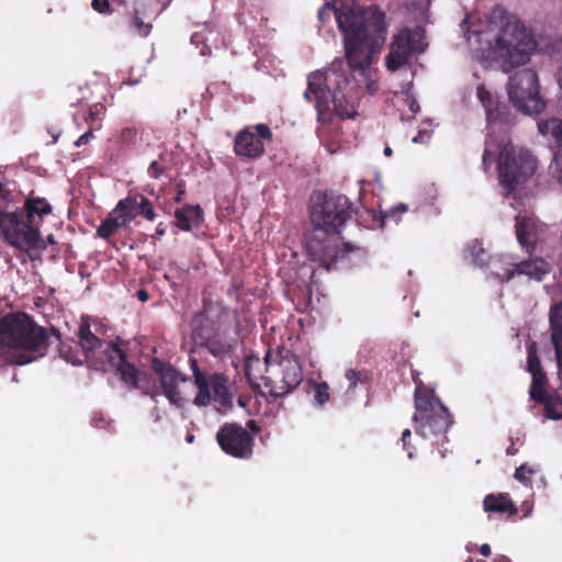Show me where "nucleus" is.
Listing matches in <instances>:
<instances>
[{
	"mask_svg": "<svg viewBox=\"0 0 562 562\" xmlns=\"http://www.w3.org/2000/svg\"><path fill=\"white\" fill-rule=\"evenodd\" d=\"M475 93L485 111L487 137L482 157L485 172L496 164L499 186L506 195L517 194L531 180L537 170V160L529 150L515 146L507 134L513 117L507 106L486 89L476 72Z\"/></svg>",
	"mask_w": 562,
	"mask_h": 562,
	"instance_id": "1",
	"label": "nucleus"
},
{
	"mask_svg": "<svg viewBox=\"0 0 562 562\" xmlns=\"http://www.w3.org/2000/svg\"><path fill=\"white\" fill-rule=\"evenodd\" d=\"M474 58L484 68L504 72L529 63L537 43L524 23L503 9H495L465 34Z\"/></svg>",
	"mask_w": 562,
	"mask_h": 562,
	"instance_id": "2",
	"label": "nucleus"
},
{
	"mask_svg": "<svg viewBox=\"0 0 562 562\" xmlns=\"http://www.w3.org/2000/svg\"><path fill=\"white\" fill-rule=\"evenodd\" d=\"M331 15L344 34L346 58L350 68L358 71V82L373 94L378 91V76L371 64L373 56L385 41L387 25L381 10L367 12L368 25H363V15H357L350 0H335L333 7L319 9L318 19L325 22Z\"/></svg>",
	"mask_w": 562,
	"mask_h": 562,
	"instance_id": "3",
	"label": "nucleus"
},
{
	"mask_svg": "<svg viewBox=\"0 0 562 562\" xmlns=\"http://www.w3.org/2000/svg\"><path fill=\"white\" fill-rule=\"evenodd\" d=\"M304 98L314 103L322 122H328L335 115L352 119L357 113L358 94L349 82L341 60L312 72L307 78Z\"/></svg>",
	"mask_w": 562,
	"mask_h": 562,
	"instance_id": "4",
	"label": "nucleus"
},
{
	"mask_svg": "<svg viewBox=\"0 0 562 562\" xmlns=\"http://www.w3.org/2000/svg\"><path fill=\"white\" fill-rule=\"evenodd\" d=\"M349 209V200L345 195L326 196L312 207L311 217L315 227L306 239V250L311 259L319 261L327 271L346 251L351 250L349 244L339 250L336 236L350 215Z\"/></svg>",
	"mask_w": 562,
	"mask_h": 562,
	"instance_id": "5",
	"label": "nucleus"
},
{
	"mask_svg": "<svg viewBox=\"0 0 562 562\" xmlns=\"http://www.w3.org/2000/svg\"><path fill=\"white\" fill-rule=\"evenodd\" d=\"M50 336L26 314H14L0 321V366L4 362L25 364L46 352Z\"/></svg>",
	"mask_w": 562,
	"mask_h": 562,
	"instance_id": "6",
	"label": "nucleus"
},
{
	"mask_svg": "<svg viewBox=\"0 0 562 562\" xmlns=\"http://www.w3.org/2000/svg\"><path fill=\"white\" fill-rule=\"evenodd\" d=\"M414 381L416 384L413 416L415 431L431 446L442 445L450 426L448 411L435 396L432 390L425 387L416 378Z\"/></svg>",
	"mask_w": 562,
	"mask_h": 562,
	"instance_id": "7",
	"label": "nucleus"
},
{
	"mask_svg": "<svg viewBox=\"0 0 562 562\" xmlns=\"http://www.w3.org/2000/svg\"><path fill=\"white\" fill-rule=\"evenodd\" d=\"M79 342L86 361L91 367L103 371L115 370L126 384L137 385L139 372L133 364L125 361L122 350L113 344L102 342L90 331L87 323L80 325Z\"/></svg>",
	"mask_w": 562,
	"mask_h": 562,
	"instance_id": "8",
	"label": "nucleus"
},
{
	"mask_svg": "<svg viewBox=\"0 0 562 562\" xmlns=\"http://www.w3.org/2000/svg\"><path fill=\"white\" fill-rule=\"evenodd\" d=\"M191 366L196 389L193 404L199 407L212 406L218 413L229 411L233 407V392L227 376L202 371L195 361Z\"/></svg>",
	"mask_w": 562,
	"mask_h": 562,
	"instance_id": "9",
	"label": "nucleus"
},
{
	"mask_svg": "<svg viewBox=\"0 0 562 562\" xmlns=\"http://www.w3.org/2000/svg\"><path fill=\"white\" fill-rule=\"evenodd\" d=\"M0 231L9 245L27 252L31 258L45 248L40 228L26 220L23 211L0 214Z\"/></svg>",
	"mask_w": 562,
	"mask_h": 562,
	"instance_id": "10",
	"label": "nucleus"
},
{
	"mask_svg": "<svg viewBox=\"0 0 562 562\" xmlns=\"http://www.w3.org/2000/svg\"><path fill=\"white\" fill-rule=\"evenodd\" d=\"M303 380V372L299 360L291 353L277 356L266 355L265 386L276 397L283 396L296 389Z\"/></svg>",
	"mask_w": 562,
	"mask_h": 562,
	"instance_id": "11",
	"label": "nucleus"
},
{
	"mask_svg": "<svg viewBox=\"0 0 562 562\" xmlns=\"http://www.w3.org/2000/svg\"><path fill=\"white\" fill-rule=\"evenodd\" d=\"M507 94L513 105L526 114H537L544 110L546 101L540 94L537 72L524 69L509 78Z\"/></svg>",
	"mask_w": 562,
	"mask_h": 562,
	"instance_id": "12",
	"label": "nucleus"
},
{
	"mask_svg": "<svg viewBox=\"0 0 562 562\" xmlns=\"http://www.w3.org/2000/svg\"><path fill=\"white\" fill-rule=\"evenodd\" d=\"M426 47L424 30L416 26L413 30L404 27L393 35L385 66L389 70H397L406 65L415 55L424 52Z\"/></svg>",
	"mask_w": 562,
	"mask_h": 562,
	"instance_id": "13",
	"label": "nucleus"
},
{
	"mask_svg": "<svg viewBox=\"0 0 562 562\" xmlns=\"http://www.w3.org/2000/svg\"><path fill=\"white\" fill-rule=\"evenodd\" d=\"M491 272L499 281H509L516 276H526L529 279L541 281L551 272V265L542 258L514 262L512 256L502 255L494 257L491 261Z\"/></svg>",
	"mask_w": 562,
	"mask_h": 562,
	"instance_id": "14",
	"label": "nucleus"
},
{
	"mask_svg": "<svg viewBox=\"0 0 562 562\" xmlns=\"http://www.w3.org/2000/svg\"><path fill=\"white\" fill-rule=\"evenodd\" d=\"M528 359L527 366L528 371L532 375V382L530 386V396L532 400L546 403L547 416L551 419H562V389L555 391V393L547 398L546 385L547 378L540 368L539 358L537 356V347L535 342H530L527 347Z\"/></svg>",
	"mask_w": 562,
	"mask_h": 562,
	"instance_id": "15",
	"label": "nucleus"
},
{
	"mask_svg": "<svg viewBox=\"0 0 562 562\" xmlns=\"http://www.w3.org/2000/svg\"><path fill=\"white\" fill-rule=\"evenodd\" d=\"M212 311L205 314H196L192 322L191 327L195 340H200L205 345L207 350L215 357H223L228 355L232 349L237 345L238 339L236 334H228L225 329H216L211 336H207V330L203 326V322L211 317Z\"/></svg>",
	"mask_w": 562,
	"mask_h": 562,
	"instance_id": "16",
	"label": "nucleus"
},
{
	"mask_svg": "<svg viewBox=\"0 0 562 562\" xmlns=\"http://www.w3.org/2000/svg\"><path fill=\"white\" fill-rule=\"evenodd\" d=\"M164 395L170 404L181 407L189 400L191 382L172 367L161 363L154 364Z\"/></svg>",
	"mask_w": 562,
	"mask_h": 562,
	"instance_id": "17",
	"label": "nucleus"
},
{
	"mask_svg": "<svg viewBox=\"0 0 562 562\" xmlns=\"http://www.w3.org/2000/svg\"><path fill=\"white\" fill-rule=\"evenodd\" d=\"M216 439L223 451L235 458H249L252 453V437L245 428L236 424H226L222 427Z\"/></svg>",
	"mask_w": 562,
	"mask_h": 562,
	"instance_id": "18",
	"label": "nucleus"
},
{
	"mask_svg": "<svg viewBox=\"0 0 562 562\" xmlns=\"http://www.w3.org/2000/svg\"><path fill=\"white\" fill-rule=\"evenodd\" d=\"M516 238L521 248L533 252L547 232V225L532 214L516 216Z\"/></svg>",
	"mask_w": 562,
	"mask_h": 562,
	"instance_id": "19",
	"label": "nucleus"
},
{
	"mask_svg": "<svg viewBox=\"0 0 562 562\" xmlns=\"http://www.w3.org/2000/svg\"><path fill=\"white\" fill-rule=\"evenodd\" d=\"M111 212L119 221V224L124 227L128 226L139 214L148 221H154L156 217L151 203L142 194L120 200Z\"/></svg>",
	"mask_w": 562,
	"mask_h": 562,
	"instance_id": "20",
	"label": "nucleus"
},
{
	"mask_svg": "<svg viewBox=\"0 0 562 562\" xmlns=\"http://www.w3.org/2000/svg\"><path fill=\"white\" fill-rule=\"evenodd\" d=\"M271 137L269 127L265 124H257L248 127L236 136L235 151L239 156L258 157L265 150L263 140Z\"/></svg>",
	"mask_w": 562,
	"mask_h": 562,
	"instance_id": "21",
	"label": "nucleus"
},
{
	"mask_svg": "<svg viewBox=\"0 0 562 562\" xmlns=\"http://www.w3.org/2000/svg\"><path fill=\"white\" fill-rule=\"evenodd\" d=\"M23 213L30 223L40 228L44 216L52 213V206L43 198H27L24 202Z\"/></svg>",
	"mask_w": 562,
	"mask_h": 562,
	"instance_id": "22",
	"label": "nucleus"
},
{
	"mask_svg": "<svg viewBox=\"0 0 562 562\" xmlns=\"http://www.w3.org/2000/svg\"><path fill=\"white\" fill-rule=\"evenodd\" d=\"M176 222L182 231H192L200 226L203 211L200 205H186L175 212Z\"/></svg>",
	"mask_w": 562,
	"mask_h": 562,
	"instance_id": "23",
	"label": "nucleus"
},
{
	"mask_svg": "<svg viewBox=\"0 0 562 562\" xmlns=\"http://www.w3.org/2000/svg\"><path fill=\"white\" fill-rule=\"evenodd\" d=\"M550 324L557 363L559 368H562V302L552 305L550 310Z\"/></svg>",
	"mask_w": 562,
	"mask_h": 562,
	"instance_id": "24",
	"label": "nucleus"
},
{
	"mask_svg": "<svg viewBox=\"0 0 562 562\" xmlns=\"http://www.w3.org/2000/svg\"><path fill=\"white\" fill-rule=\"evenodd\" d=\"M484 512L492 514L508 513L510 516L517 514L518 509L507 494H488L483 501Z\"/></svg>",
	"mask_w": 562,
	"mask_h": 562,
	"instance_id": "25",
	"label": "nucleus"
},
{
	"mask_svg": "<svg viewBox=\"0 0 562 562\" xmlns=\"http://www.w3.org/2000/svg\"><path fill=\"white\" fill-rule=\"evenodd\" d=\"M537 128L541 136L555 145H562V119L551 116L537 121Z\"/></svg>",
	"mask_w": 562,
	"mask_h": 562,
	"instance_id": "26",
	"label": "nucleus"
},
{
	"mask_svg": "<svg viewBox=\"0 0 562 562\" xmlns=\"http://www.w3.org/2000/svg\"><path fill=\"white\" fill-rule=\"evenodd\" d=\"M464 257L480 267L487 265L490 269L491 261L494 259L487 256L485 249L477 240H473L467 245L464 249Z\"/></svg>",
	"mask_w": 562,
	"mask_h": 562,
	"instance_id": "27",
	"label": "nucleus"
},
{
	"mask_svg": "<svg viewBox=\"0 0 562 562\" xmlns=\"http://www.w3.org/2000/svg\"><path fill=\"white\" fill-rule=\"evenodd\" d=\"M246 374L249 382L254 385H260V381L265 383L266 376V360H261L257 357H250L246 361Z\"/></svg>",
	"mask_w": 562,
	"mask_h": 562,
	"instance_id": "28",
	"label": "nucleus"
},
{
	"mask_svg": "<svg viewBox=\"0 0 562 562\" xmlns=\"http://www.w3.org/2000/svg\"><path fill=\"white\" fill-rule=\"evenodd\" d=\"M215 36L214 32L207 27H204L203 32H195L191 36V43L199 47L201 44H203V47L201 48L200 54L201 55H207L211 53V42L213 37Z\"/></svg>",
	"mask_w": 562,
	"mask_h": 562,
	"instance_id": "29",
	"label": "nucleus"
},
{
	"mask_svg": "<svg viewBox=\"0 0 562 562\" xmlns=\"http://www.w3.org/2000/svg\"><path fill=\"white\" fill-rule=\"evenodd\" d=\"M314 403L318 406L325 405L329 401V386L326 382H310Z\"/></svg>",
	"mask_w": 562,
	"mask_h": 562,
	"instance_id": "30",
	"label": "nucleus"
},
{
	"mask_svg": "<svg viewBox=\"0 0 562 562\" xmlns=\"http://www.w3.org/2000/svg\"><path fill=\"white\" fill-rule=\"evenodd\" d=\"M140 13L142 10L139 8H136L134 15L131 20V29L135 34L145 37L151 32V24L149 22H145L142 19Z\"/></svg>",
	"mask_w": 562,
	"mask_h": 562,
	"instance_id": "31",
	"label": "nucleus"
},
{
	"mask_svg": "<svg viewBox=\"0 0 562 562\" xmlns=\"http://www.w3.org/2000/svg\"><path fill=\"white\" fill-rule=\"evenodd\" d=\"M408 211V206L405 203H400L389 211L383 212L381 216V226L386 225L389 222L398 224L403 214Z\"/></svg>",
	"mask_w": 562,
	"mask_h": 562,
	"instance_id": "32",
	"label": "nucleus"
},
{
	"mask_svg": "<svg viewBox=\"0 0 562 562\" xmlns=\"http://www.w3.org/2000/svg\"><path fill=\"white\" fill-rule=\"evenodd\" d=\"M124 226H122L121 224H119V221L116 220V217L113 215V213L111 212L109 214V216L106 217V220L99 226L98 228V235L103 238V239H108L109 237H111L116 231H119L120 228H123Z\"/></svg>",
	"mask_w": 562,
	"mask_h": 562,
	"instance_id": "33",
	"label": "nucleus"
},
{
	"mask_svg": "<svg viewBox=\"0 0 562 562\" xmlns=\"http://www.w3.org/2000/svg\"><path fill=\"white\" fill-rule=\"evenodd\" d=\"M537 473V470L529 464L525 463L518 467L515 471L514 477L526 486L531 487V477Z\"/></svg>",
	"mask_w": 562,
	"mask_h": 562,
	"instance_id": "34",
	"label": "nucleus"
},
{
	"mask_svg": "<svg viewBox=\"0 0 562 562\" xmlns=\"http://www.w3.org/2000/svg\"><path fill=\"white\" fill-rule=\"evenodd\" d=\"M209 311H212L213 314H211V317L209 319H205L203 322V326L205 328V331L207 330V336H211L213 333L216 331V329H221L222 327L220 324V319H216L220 316V312L216 308L206 307L200 314H205Z\"/></svg>",
	"mask_w": 562,
	"mask_h": 562,
	"instance_id": "35",
	"label": "nucleus"
},
{
	"mask_svg": "<svg viewBox=\"0 0 562 562\" xmlns=\"http://www.w3.org/2000/svg\"><path fill=\"white\" fill-rule=\"evenodd\" d=\"M430 5V0H413L408 4V9L413 11L419 21L427 18V12Z\"/></svg>",
	"mask_w": 562,
	"mask_h": 562,
	"instance_id": "36",
	"label": "nucleus"
},
{
	"mask_svg": "<svg viewBox=\"0 0 562 562\" xmlns=\"http://www.w3.org/2000/svg\"><path fill=\"white\" fill-rule=\"evenodd\" d=\"M549 170L552 177L562 183V149L554 154Z\"/></svg>",
	"mask_w": 562,
	"mask_h": 562,
	"instance_id": "37",
	"label": "nucleus"
},
{
	"mask_svg": "<svg viewBox=\"0 0 562 562\" xmlns=\"http://www.w3.org/2000/svg\"><path fill=\"white\" fill-rule=\"evenodd\" d=\"M60 356L65 359V361L71 364H81L82 360L79 358L77 352L71 351V347L63 345L59 349Z\"/></svg>",
	"mask_w": 562,
	"mask_h": 562,
	"instance_id": "38",
	"label": "nucleus"
},
{
	"mask_svg": "<svg viewBox=\"0 0 562 562\" xmlns=\"http://www.w3.org/2000/svg\"><path fill=\"white\" fill-rule=\"evenodd\" d=\"M92 8L101 14H110V3L108 0H92Z\"/></svg>",
	"mask_w": 562,
	"mask_h": 562,
	"instance_id": "39",
	"label": "nucleus"
},
{
	"mask_svg": "<svg viewBox=\"0 0 562 562\" xmlns=\"http://www.w3.org/2000/svg\"><path fill=\"white\" fill-rule=\"evenodd\" d=\"M411 430L409 429H405L402 434V442H403V448L405 450H407V456L409 459H413L414 457V451L412 449H409V445H408V438L411 437Z\"/></svg>",
	"mask_w": 562,
	"mask_h": 562,
	"instance_id": "40",
	"label": "nucleus"
},
{
	"mask_svg": "<svg viewBox=\"0 0 562 562\" xmlns=\"http://www.w3.org/2000/svg\"><path fill=\"white\" fill-rule=\"evenodd\" d=\"M430 139V133L427 131L419 132L413 137V143H427Z\"/></svg>",
	"mask_w": 562,
	"mask_h": 562,
	"instance_id": "41",
	"label": "nucleus"
},
{
	"mask_svg": "<svg viewBox=\"0 0 562 562\" xmlns=\"http://www.w3.org/2000/svg\"><path fill=\"white\" fill-rule=\"evenodd\" d=\"M346 379L350 383V387H355L358 382V373L355 370H347L346 371Z\"/></svg>",
	"mask_w": 562,
	"mask_h": 562,
	"instance_id": "42",
	"label": "nucleus"
},
{
	"mask_svg": "<svg viewBox=\"0 0 562 562\" xmlns=\"http://www.w3.org/2000/svg\"><path fill=\"white\" fill-rule=\"evenodd\" d=\"M521 510L524 512V516L528 517L531 515L533 509V502L532 501H524L520 505Z\"/></svg>",
	"mask_w": 562,
	"mask_h": 562,
	"instance_id": "43",
	"label": "nucleus"
},
{
	"mask_svg": "<svg viewBox=\"0 0 562 562\" xmlns=\"http://www.w3.org/2000/svg\"><path fill=\"white\" fill-rule=\"evenodd\" d=\"M148 172L153 176V177H158L161 172L158 164L156 161H153L148 168Z\"/></svg>",
	"mask_w": 562,
	"mask_h": 562,
	"instance_id": "44",
	"label": "nucleus"
},
{
	"mask_svg": "<svg viewBox=\"0 0 562 562\" xmlns=\"http://www.w3.org/2000/svg\"><path fill=\"white\" fill-rule=\"evenodd\" d=\"M103 108L101 105H95L94 109L90 110V119L92 121L98 120L99 115L101 114Z\"/></svg>",
	"mask_w": 562,
	"mask_h": 562,
	"instance_id": "45",
	"label": "nucleus"
},
{
	"mask_svg": "<svg viewBox=\"0 0 562 562\" xmlns=\"http://www.w3.org/2000/svg\"><path fill=\"white\" fill-rule=\"evenodd\" d=\"M91 135H92V134H91V132H87V133L82 134V135H81V136L76 140L75 145L79 147V146H81V145H83V144L88 143V140H89V138H90V136H91Z\"/></svg>",
	"mask_w": 562,
	"mask_h": 562,
	"instance_id": "46",
	"label": "nucleus"
},
{
	"mask_svg": "<svg viewBox=\"0 0 562 562\" xmlns=\"http://www.w3.org/2000/svg\"><path fill=\"white\" fill-rule=\"evenodd\" d=\"M407 105L414 114L417 113L419 110V105L413 98H407Z\"/></svg>",
	"mask_w": 562,
	"mask_h": 562,
	"instance_id": "47",
	"label": "nucleus"
},
{
	"mask_svg": "<svg viewBox=\"0 0 562 562\" xmlns=\"http://www.w3.org/2000/svg\"><path fill=\"white\" fill-rule=\"evenodd\" d=\"M480 553L483 557H488L491 554V547L487 543H484L480 547Z\"/></svg>",
	"mask_w": 562,
	"mask_h": 562,
	"instance_id": "48",
	"label": "nucleus"
},
{
	"mask_svg": "<svg viewBox=\"0 0 562 562\" xmlns=\"http://www.w3.org/2000/svg\"><path fill=\"white\" fill-rule=\"evenodd\" d=\"M136 296L140 302H146L148 300V294L145 290H138L136 292Z\"/></svg>",
	"mask_w": 562,
	"mask_h": 562,
	"instance_id": "49",
	"label": "nucleus"
},
{
	"mask_svg": "<svg viewBox=\"0 0 562 562\" xmlns=\"http://www.w3.org/2000/svg\"><path fill=\"white\" fill-rule=\"evenodd\" d=\"M493 562H512V561L505 555H497L494 558Z\"/></svg>",
	"mask_w": 562,
	"mask_h": 562,
	"instance_id": "50",
	"label": "nucleus"
},
{
	"mask_svg": "<svg viewBox=\"0 0 562 562\" xmlns=\"http://www.w3.org/2000/svg\"><path fill=\"white\" fill-rule=\"evenodd\" d=\"M475 549H476V544H475V543H473V542H469V543H467V546H465V550H467L469 553L473 552Z\"/></svg>",
	"mask_w": 562,
	"mask_h": 562,
	"instance_id": "51",
	"label": "nucleus"
},
{
	"mask_svg": "<svg viewBox=\"0 0 562 562\" xmlns=\"http://www.w3.org/2000/svg\"><path fill=\"white\" fill-rule=\"evenodd\" d=\"M383 153H384V155H385L386 157H390V156L392 155V149H391V147L386 146V147L384 148V151H383Z\"/></svg>",
	"mask_w": 562,
	"mask_h": 562,
	"instance_id": "52",
	"label": "nucleus"
},
{
	"mask_svg": "<svg viewBox=\"0 0 562 562\" xmlns=\"http://www.w3.org/2000/svg\"><path fill=\"white\" fill-rule=\"evenodd\" d=\"M156 234H157L158 236H162V235L165 234V229H164V228H160V227H157V229H156Z\"/></svg>",
	"mask_w": 562,
	"mask_h": 562,
	"instance_id": "53",
	"label": "nucleus"
},
{
	"mask_svg": "<svg viewBox=\"0 0 562 562\" xmlns=\"http://www.w3.org/2000/svg\"><path fill=\"white\" fill-rule=\"evenodd\" d=\"M193 439H194L193 435H190L187 437V441L190 443L193 442Z\"/></svg>",
	"mask_w": 562,
	"mask_h": 562,
	"instance_id": "54",
	"label": "nucleus"
},
{
	"mask_svg": "<svg viewBox=\"0 0 562 562\" xmlns=\"http://www.w3.org/2000/svg\"><path fill=\"white\" fill-rule=\"evenodd\" d=\"M52 336L58 341L59 340V336L56 334V333H53Z\"/></svg>",
	"mask_w": 562,
	"mask_h": 562,
	"instance_id": "55",
	"label": "nucleus"
},
{
	"mask_svg": "<svg viewBox=\"0 0 562 562\" xmlns=\"http://www.w3.org/2000/svg\"><path fill=\"white\" fill-rule=\"evenodd\" d=\"M441 453V457H445L446 456V450L445 451H440Z\"/></svg>",
	"mask_w": 562,
	"mask_h": 562,
	"instance_id": "56",
	"label": "nucleus"
}]
</instances>
